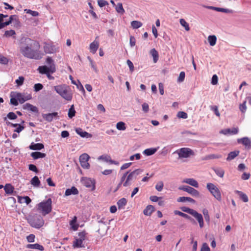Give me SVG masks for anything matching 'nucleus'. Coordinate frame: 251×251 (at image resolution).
Masks as SVG:
<instances>
[{"label":"nucleus","instance_id":"5fc2aeb1","mask_svg":"<svg viewBox=\"0 0 251 251\" xmlns=\"http://www.w3.org/2000/svg\"><path fill=\"white\" fill-rule=\"evenodd\" d=\"M181 209L182 211L189 213L190 214H193V212L195 210L191 209L189 207L183 206L181 207Z\"/></svg>","mask_w":251,"mask_h":251},{"label":"nucleus","instance_id":"393cba45","mask_svg":"<svg viewBox=\"0 0 251 251\" xmlns=\"http://www.w3.org/2000/svg\"><path fill=\"white\" fill-rule=\"evenodd\" d=\"M26 247L28 249H37L41 251H43L44 250V247L42 245H41L38 243H36L34 244H28L26 246Z\"/></svg>","mask_w":251,"mask_h":251},{"label":"nucleus","instance_id":"473e14b6","mask_svg":"<svg viewBox=\"0 0 251 251\" xmlns=\"http://www.w3.org/2000/svg\"><path fill=\"white\" fill-rule=\"evenodd\" d=\"M127 203V200L126 198H122L117 201V205L119 209H123Z\"/></svg>","mask_w":251,"mask_h":251},{"label":"nucleus","instance_id":"6ab92c4d","mask_svg":"<svg viewBox=\"0 0 251 251\" xmlns=\"http://www.w3.org/2000/svg\"><path fill=\"white\" fill-rule=\"evenodd\" d=\"M78 193L79 192L77 188L73 186L71 188L66 189L65 195L66 196H68L71 195H77Z\"/></svg>","mask_w":251,"mask_h":251},{"label":"nucleus","instance_id":"0e129e2a","mask_svg":"<svg viewBox=\"0 0 251 251\" xmlns=\"http://www.w3.org/2000/svg\"><path fill=\"white\" fill-rule=\"evenodd\" d=\"M201 251H210V249L208 245L206 243H204L202 244Z\"/></svg>","mask_w":251,"mask_h":251},{"label":"nucleus","instance_id":"ea45409f","mask_svg":"<svg viewBox=\"0 0 251 251\" xmlns=\"http://www.w3.org/2000/svg\"><path fill=\"white\" fill-rule=\"evenodd\" d=\"M73 246L74 248L84 247L83 241L81 239H76L73 242Z\"/></svg>","mask_w":251,"mask_h":251},{"label":"nucleus","instance_id":"3c124183","mask_svg":"<svg viewBox=\"0 0 251 251\" xmlns=\"http://www.w3.org/2000/svg\"><path fill=\"white\" fill-rule=\"evenodd\" d=\"M239 109L242 113H245L247 110L246 101L245 100L242 104L239 105Z\"/></svg>","mask_w":251,"mask_h":251},{"label":"nucleus","instance_id":"4be33fe9","mask_svg":"<svg viewBox=\"0 0 251 251\" xmlns=\"http://www.w3.org/2000/svg\"><path fill=\"white\" fill-rule=\"evenodd\" d=\"M75 131L81 137H86L89 138L91 137V135L89 133L87 132L86 131H83L81 128H77L75 129Z\"/></svg>","mask_w":251,"mask_h":251},{"label":"nucleus","instance_id":"f8f14e48","mask_svg":"<svg viewBox=\"0 0 251 251\" xmlns=\"http://www.w3.org/2000/svg\"><path fill=\"white\" fill-rule=\"evenodd\" d=\"M44 50L46 53H53L56 49L52 43H44Z\"/></svg>","mask_w":251,"mask_h":251},{"label":"nucleus","instance_id":"9d476101","mask_svg":"<svg viewBox=\"0 0 251 251\" xmlns=\"http://www.w3.org/2000/svg\"><path fill=\"white\" fill-rule=\"evenodd\" d=\"M179 190H183L185 192H187L190 194H191L192 196L195 197H200V193L199 192L189 186H183L179 187Z\"/></svg>","mask_w":251,"mask_h":251},{"label":"nucleus","instance_id":"c03bdc74","mask_svg":"<svg viewBox=\"0 0 251 251\" xmlns=\"http://www.w3.org/2000/svg\"><path fill=\"white\" fill-rule=\"evenodd\" d=\"M115 9L116 11L120 14H124L125 12L122 3H118L116 6Z\"/></svg>","mask_w":251,"mask_h":251},{"label":"nucleus","instance_id":"ddd939ff","mask_svg":"<svg viewBox=\"0 0 251 251\" xmlns=\"http://www.w3.org/2000/svg\"><path fill=\"white\" fill-rule=\"evenodd\" d=\"M237 142L239 144H243L248 149L251 148V140L247 137L238 139Z\"/></svg>","mask_w":251,"mask_h":251},{"label":"nucleus","instance_id":"603ef678","mask_svg":"<svg viewBox=\"0 0 251 251\" xmlns=\"http://www.w3.org/2000/svg\"><path fill=\"white\" fill-rule=\"evenodd\" d=\"M164 186V183L163 181H160L155 185V189L159 192L162 190Z\"/></svg>","mask_w":251,"mask_h":251},{"label":"nucleus","instance_id":"6e6d98bb","mask_svg":"<svg viewBox=\"0 0 251 251\" xmlns=\"http://www.w3.org/2000/svg\"><path fill=\"white\" fill-rule=\"evenodd\" d=\"M177 116L178 118L182 119H186L188 117L187 114L183 111H179L177 114Z\"/></svg>","mask_w":251,"mask_h":251},{"label":"nucleus","instance_id":"37998d69","mask_svg":"<svg viewBox=\"0 0 251 251\" xmlns=\"http://www.w3.org/2000/svg\"><path fill=\"white\" fill-rule=\"evenodd\" d=\"M131 26L134 29H137L140 27H141L143 25L142 23L138 21H133L131 23Z\"/></svg>","mask_w":251,"mask_h":251},{"label":"nucleus","instance_id":"a18cd8bd","mask_svg":"<svg viewBox=\"0 0 251 251\" xmlns=\"http://www.w3.org/2000/svg\"><path fill=\"white\" fill-rule=\"evenodd\" d=\"M16 97L17 98L18 101L20 103H23L26 101V99L25 98V96L21 93H18L16 95Z\"/></svg>","mask_w":251,"mask_h":251},{"label":"nucleus","instance_id":"09e8293b","mask_svg":"<svg viewBox=\"0 0 251 251\" xmlns=\"http://www.w3.org/2000/svg\"><path fill=\"white\" fill-rule=\"evenodd\" d=\"M116 127L120 130H124L126 129L125 123L123 122H118L116 125Z\"/></svg>","mask_w":251,"mask_h":251},{"label":"nucleus","instance_id":"412c9836","mask_svg":"<svg viewBox=\"0 0 251 251\" xmlns=\"http://www.w3.org/2000/svg\"><path fill=\"white\" fill-rule=\"evenodd\" d=\"M44 148V146L42 143H34L32 142L29 146V149L32 150H41Z\"/></svg>","mask_w":251,"mask_h":251},{"label":"nucleus","instance_id":"58836bf2","mask_svg":"<svg viewBox=\"0 0 251 251\" xmlns=\"http://www.w3.org/2000/svg\"><path fill=\"white\" fill-rule=\"evenodd\" d=\"M222 157V155L220 154H211L207 155L204 157L203 160H209L213 159H218Z\"/></svg>","mask_w":251,"mask_h":251},{"label":"nucleus","instance_id":"49530a36","mask_svg":"<svg viewBox=\"0 0 251 251\" xmlns=\"http://www.w3.org/2000/svg\"><path fill=\"white\" fill-rule=\"evenodd\" d=\"M17 118V116L15 113L13 112H10L7 114V117L4 118V121H6L7 120V118H8L10 120H15Z\"/></svg>","mask_w":251,"mask_h":251},{"label":"nucleus","instance_id":"cd10ccee","mask_svg":"<svg viewBox=\"0 0 251 251\" xmlns=\"http://www.w3.org/2000/svg\"><path fill=\"white\" fill-rule=\"evenodd\" d=\"M3 187L6 194L10 195L13 193L14 188L11 184H6Z\"/></svg>","mask_w":251,"mask_h":251},{"label":"nucleus","instance_id":"774afa93","mask_svg":"<svg viewBox=\"0 0 251 251\" xmlns=\"http://www.w3.org/2000/svg\"><path fill=\"white\" fill-rule=\"evenodd\" d=\"M35 237L34 234H31L27 236L26 239L28 242L31 243L34 241Z\"/></svg>","mask_w":251,"mask_h":251},{"label":"nucleus","instance_id":"b1692460","mask_svg":"<svg viewBox=\"0 0 251 251\" xmlns=\"http://www.w3.org/2000/svg\"><path fill=\"white\" fill-rule=\"evenodd\" d=\"M240 153L239 151H233L230 152L228 154V156L226 158V160L229 161L234 159L236 156H237Z\"/></svg>","mask_w":251,"mask_h":251},{"label":"nucleus","instance_id":"5701e85b","mask_svg":"<svg viewBox=\"0 0 251 251\" xmlns=\"http://www.w3.org/2000/svg\"><path fill=\"white\" fill-rule=\"evenodd\" d=\"M206 8L209 9L215 10L217 11L222 12L224 13H232V11L231 10H229L228 9L220 8V7H216L213 6H206Z\"/></svg>","mask_w":251,"mask_h":251},{"label":"nucleus","instance_id":"72a5a7b5","mask_svg":"<svg viewBox=\"0 0 251 251\" xmlns=\"http://www.w3.org/2000/svg\"><path fill=\"white\" fill-rule=\"evenodd\" d=\"M175 214L176 215H179L183 218L189 220L191 222H195L193 218H192L190 216L179 211L176 210L175 211Z\"/></svg>","mask_w":251,"mask_h":251},{"label":"nucleus","instance_id":"4d7b16f0","mask_svg":"<svg viewBox=\"0 0 251 251\" xmlns=\"http://www.w3.org/2000/svg\"><path fill=\"white\" fill-rule=\"evenodd\" d=\"M87 233L85 230L82 231V232H80L78 233V236L79 237V239H81L82 241H84L86 239V235H87Z\"/></svg>","mask_w":251,"mask_h":251},{"label":"nucleus","instance_id":"338daca9","mask_svg":"<svg viewBox=\"0 0 251 251\" xmlns=\"http://www.w3.org/2000/svg\"><path fill=\"white\" fill-rule=\"evenodd\" d=\"M127 64L129 68L130 71L132 73L134 71V65L132 62L129 59L127 60Z\"/></svg>","mask_w":251,"mask_h":251},{"label":"nucleus","instance_id":"13d9d810","mask_svg":"<svg viewBox=\"0 0 251 251\" xmlns=\"http://www.w3.org/2000/svg\"><path fill=\"white\" fill-rule=\"evenodd\" d=\"M43 88V85L41 83H36L34 86V91L38 92L42 90Z\"/></svg>","mask_w":251,"mask_h":251},{"label":"nucleus","instance_id":"69168bd1","mask_svg":"<svg viewBox=\"0 0 251 251\" xmlns=\"http://www.w3.org/2000/svg\"><path fill=\"white\" fill-rule=\"evenodd\" d=\"M211 83L213 85H216L218 83V76L216 75H214L212 76Z\"/></svg>","mask_w":251,"mask_h":251},{"label":"nucleus","instance_id":"f257e3e1","mask_svg":"<svg viewBox=\"0 0 251 251\" xmlns=\"http://www.w3.org/2000/svg\"><path fill=\"white\" fill-rule=\"evenodd\" d=\"M20 52L25 57L29 59L39 60L44 55L39 50L40 44L38 42L23 36L20 40Z\"/></svg>","mask_w":251,"mask_h":251},{"label":"nucleus","instance_id":"864d4df0","mask_svg":"<svg viewBox=\"0 0 251 251\" xmlns=\"http://www.w3.org/2000/svg\"><path fill=\"white\" fill-rule=\"evenodd\" d=\"M185 77V73L184 72H181L177 78L178 82H182L184 81Z\"/></svg>","mask_w":251,"mask_h":251},{"label":"nucleus","instance_id":"a878e982","mask_svg":"<svg viewBox=\"0 0 251 251\" xmlns=\"http://www.w3.org/2000/svg\"><path fill=\"white\" fill-rule=\"evenodd\" d=\"M31 156L34 159H37L40 158L45 157L46 156V154L41 152L35 151L32 152L31 153Z\"/></svg>","mask_w":251,"mask_h":251},{"label":"nucleus","instance_id":"2eb2a0df","mask_svg":"<svg viewBox=\"0 0 251 251\" xmlns=\"http://www.w3.org/2000/svg\"><path fill=\"white\" fill-rule=\"evenodd\" d=\"M23 108L25 110L30 111L31 112L38 113L39 112L38 108L29 103H26L23 105Z\"/></svg>","mask_w":251,"mask_h":251},{"label":"nucleus","instance_id":"a19ab883","mask_svg":"<svg viewBox=\"0 0 251 251\" xmlns=\"http://www.w3.org/2000/svg\"><path fill=\"white\" fill-rule=\"evenodd\" d=\"M15 34V31L14 30L11 29L5 31L3 36L7 38L13 36L14 38H15V37L14 36Z\"/></svg>","mask_w":251,"mask_h":251},{"label":"nucleus","instance_id":"1a4fd4ad","mask_svg":"<svg viewBox=\"0 0 251 251\" xmlns=\"http://www.w3.org/2000/svg\"><path fill=\"white\" fill-rule=\"evenodd\" d=\"M81 183L86 187L90 188L91 190L95 189V181L90 178L82 177L81 179Z\"/></svg>","mask_w":251,"mask_h":251},{"label":"nucleus","instance_id":"423d86ee","mask_svg":"<svg viewBox=\"0 0 251 251\" xmlns=\"http://www.w3.org/2000/svg\"><path fill=\"white\" fill-rule=\"evenodd\" d=\"M143 172L142 170L137 169L129 173L126 176V178L123 183L124 187H127L131 185L132 182L136 178L138 175H140Z\"/></svg>","mask_w":251,"mask_h":251},{"label":"nucleus","instance_id":"f704fd0d","mask_svg":"<svg viewBox=\"0 0 251 251\" xmlns=\"http://www.w3.org/2000/svg\"><path fill=\"white\" fill-rule=\"evenodd\" d=\"M215 174L219 176V177L222 178L223 177L224 174H225V171L224 170L221 168H213V169Z\"/></svg>","mask_w":251,"mask_h":251},{"label":"nucleus","instance_id":"79ce46f5","mask_svg":"<svg viewBox=\"0 0 251 251\" xmlns=\"http://www.w3.org/2000/svg\"><path fill=\"white\" fill-rule=\"evenodd\" d=\"M75 113H76V112L75 109L74 105H72L69 109V111H68V117L70 118H72L73 117H74L75 116Z\"/></svg>","mask_w":251,"mask_h":251},{"label":"nucleus","instance_id":"0eeeda50","mask_svg":"<svg viewBox=\"0 0 251 251\" xmlns=\"http://www.w3.org/2000/svg\"><path fill=\"white\" fill-rule=\"evenodd\" d=\"M206 188L216 200L219 201H221V193L217 187L213 183H208L207 184Z\"/></svg>","mask_w":251,"mask_h":251},{"label":"nucleus","instance_id":"7ed1b4c3","mask_svg":"<svg viewBox=\"0 0 251 251\" xmlns=\"http://www.w3.org/2000/svg\"><path fill=\"white\" fill-rule=\"evenodd\" d=\"M28 223L33 227L40 228L43 226L44 220L43 217L38 214L30 216L27 219Z\"/></svg>","mask_w":251,"mask_h":251},{"label":"nucleus","instance_id":"7c9ffc66","mask_svg":"<svg viewBox=\"0 0 251 251\" xmlns=\"http://www.w3.org/2000/svg\"><path fill=\"white\" fill-rule=\"evenodd\" d=\"M158 148H149L143 151V153L147 156H150L154 154L157 151Z\"/></svg>","mask_w":251,"mask_h":251},{"label":"nucleus","instance_id":"e2e57ef3","mask_svg":"<svg viewBox=\"0 0 251 251\" xmlns=\"http://www.w3.org/2000/svg\"><path fill=\"white\" fill-rule=\"evenodd\" d=\"M142 110L143 111L147 113L149 110V106L147 103H143L142 105Z\"/></svg>","mask_w":251,"mask_h":251},{"label":"nucleus","instance_id":"8fccbe9b","mask_svg":"<svg viewBox=\"0 0 251 251\" xmlns=\"http://www.w3.org/2000/svg\"><path fill=\"white\" fill-rule=\"evenodd\" d=\"M111 159V157L108 155H102L99 157V159H101L106 162H109V163L110 162Z\"/></svg>","mask_w":251,"mask_h":251},{"label":"nucleus","instance_id":"aec40b11","mask_svg":"<svg viewBox=\"0 0 251 251\" xmlns=\"http://www.w3.org/2000/svg\"><path fill=\"white\" fill-rule=\"evenodd\" d=\"M155 208L153 206L151 205H148L143 211V213L146 216H151V214L154 212Z\"/></svg>","mask_w":251,"mask_h":251},{"label":"nucleus","instance_id":"de8ad7c7","mask_svg":"<svg viewBox=\"0 0 251 251\" xmlns=\"http://www.w3.org/2000/svg\"><path fill=\"white\" fill-rule=\"evenodd\" d=\"M180 25L185 28V29L186 31L190 30V27L189 24L185 21V20L183 19H180Z\"/></svg>","mask_w":251,"mask_h":251},{"label":"nucleus","instance_id":"680f3d73","mask_svg":"<svg viewBox=\"0 0 251 251\" xmlns=\"http://www.w3.org/2000/svg\"><path fill=\"white\" fill-rule=\"evenodd\" d=\"M24 77L23 76H19L18 79L16 80V83L19 85H23L24 81Z\"/></svg>","mask_w":251,"mask_h":251},{"label":"nucleus","instance_id":"6e6552de","mask_svg":"<svg viewBox=\"0 0 251 251\" xmlns=\"http://www.w3.org/2000/svg\"><path fill=\"white\" fill-rule=\"evenodd\" d=\"M90 158L89 155L87 153H83L79 156V161L81 167L85 169L90 168V164L88 162Z\"/></svg>","mask_w":251,"mask_h":251},{"label":"nucleus","instance_id":"f03ea898","mask_svg":"<svg viewBox=\"0 0 251 251\" xmlns=\"http://www.w3.org/2000/svg\"><path fill=\"white\" fill-rule=\"evenodd\" d=\"M52 201L50 198H49L46 201H44L39 203L37 206V210L41 213L42 215L46 216L50 213L52 210Z\"/></svg>","mask_w":251,"mask_h":251},{"label":"nucleus","instance_id":"4468645a","mask_svg":"<svg viewBox=\"0 0 251 251\" xmlns=\"http://www.w3.org/2000/svg\"><path fill=\"white\" fill-rule=\"evenodd\" d=\"M191 215L197 219L199 224L200 227L201 228L203 227L204 226V222L202 215L201 214L199 213L196 210H194L193 214Z\"/></svg>","mask_w":251,"mask_h":251},{"label":"nucleus","instance_id":"dca6fc26","mask_svg":"<svg viewBox=\"0 0 251 251\" xmlns=\"http://www.w3.org/2000/svg\"><path fill=\"white\" fill-rule=\"evenodd\" d=\"M238 131L239 129L238 127H233L232 129L226 128L220 131V133H223L225 135H226L228 134L234 135L237 134L238 133Z\"/></svg>","mask_w":251,"mask_h":251},{"label":"nucleus","instance_id":"f3484780","mask_svg":"<svg viewBox=\"0 0 251 251\" xmlns=\"http://www.w3.org/2000/svg\"><path fill=\"white\" fill-rule=\"evenodd\" d=\"M183 183H187L195 188L199 187L198 182L194 178H188L184 179L183 181Z\"/></svg>","mask_w":251,"mask_h":251},{"label":"nucleus","instance_id":"20e7f679","mask_svg":"<svg viewBox=\"0 0 251 251\" xmlns=\"http://www.w3.org/2000/svg\"><path fill=\"white\" fill-rule=\"evenodd\" d=\"M174 153L178 155V159L189 158L195 155L194 151L188 148H180L176 150Z\"/></svg>","mask_w":251,"mask_h":251},{"label":"nucleus","instance_id":"052dcab7","mask_svg":"<svg viewBox=\"0 0 251 251\" xmlns=\"http://www.w3.org/2000/svg\"><path fill=\"white\" fill-rule=\"evenodd\" d=\"M28 169L30 171H33L36 173H38V170L36 166L33 164H30L28 165Z\"/></svg>","mask_w":251,"mask_h":251},{"label":"nucleus","instance_id":"39448f33","mask_svg":"<svg viewBox=\"0 0 251 251\" xmlns=\"http://www.w3.org/2000/svg\"><path fill=\"white\" fill-rule=\"evenodd\" d=\"M55 91L67 100H71L72 95L69 92L65 85H57L54 87Z\"/></svg>","mask_w":251,"mask_h":251},{"label":"nucleus","instance_id":"c9c22d12","mask_svg":"<svg viewBox=\"0 0 251 251\" xmlns=\"http://www.w3.org/2000/svg\"><path fill=\"white\" fill-rule=\"evenodd\" d=\"M236 193L240 196V199L245 202L248 201L249 199L247 195L241 191H236Z\"/></svg>","mask_w":251,"mask_h":251},{"label":"nucleus","instance_id":"bb28decb","mask_svg":"<svg viewBox=\"0 0 251 251\" xmlns=\"http://www.w3.org/2000/svg\"><path fill=\"white\" fill-rule=\"evenodd\" d=\"M150 54L153 57V62L156 63L159 58V55L157 50L155 49H152L150 50Z\"/></svg>","mask_w":251,"mask_h":251},{"label":"nucleus","instance_id":"4c0bfd02","mask_svg":"<svg viewBox=\"0 0 251 251\" xmlns=\"http://www.w3.org/2000/svg\"><path fill=\"white\" fill-rule=\"evenodd\" d=\"M37 70L41 74H49V67L46 66H39Z\"/></svg>","mask_w":251,"mask_h":251},{"label":"nucleus","instance_id":"bf43d9fd","mask_svg":"<svg viewBox=\"0 0 251 251\" xmlns=\"http://www.w3.org/2000/svg\"><path fill=\"white\" fill-rule=\"evenodd\" d=\"M98 3L100 7H102L108 4V2L105 0H98Z\"/></svg>","mask_w":251,"mask_h":251},{"label":"nucleus","instance_id":"9b49d317","mask_svg":"<svg viewBox=\"0 0 251 251\" xmlns=\"http://www.w3.org/2000/svg\"><path fill=\"white\" fill-rule=\"evenodd\" d=\"M42 116L43 118L48 122H51L53 119L59 120L60 118L58 113L56 112L50 113L42 114Z\"/></svg>","mask_w":251,"mask_h":251},{"label":"nucleus","instance_id":"2f4dec72","mask_svg":"<svg viewBox=\"0 0 251 251\" xmlns=\"http://www.w3.org/2000/svg\"><path fill=\"white\" fill-rule=\"evenodd\" d=\"M31 184L35 187H39L40 185V181L37 176H34L30 180Z\"/></svg>","mask_w":251,"mask_h":251},{"label":"nucleus","instance_id":"e433bc0d","mask_svg":"<svg viewBox=\"0 0 251 251\" xmlns=\"http://www.w3.org/2000/svg\"><path fill=\"white\" fill-rule=\"evenodd\" d=\"M208 41L211 46L215 45L217 41V37L215 35H209L208 37Z\"/></svg>","mask_w":251,"mask_h":251},{"label":"nucleus","instance_id":"c85d7f7f","mask_svg":"<svg viewBox=\"0 0 251 251\" xmlns=\"http://www.w3.org/2000/svg\"><path fill=\"white\" fill-rule=\"evenodd\" d=\"M77 217L76 216H74L73 220H71L70 222V225L71 226L72 228L74 230L76 231L77 230L78 228V224H76Z\"/></svg>","mask_w":251,"mask_h":251},{"label":"nucleus","instance_id":"c756f323","mask_svg":"<svg viewBox=\"0 0 251 251\" xmlns=\"http://www.w3.org/2000/svg\"><path fill=\"white\" fill-rule=\"evenodd\" d=\"M186 201L193 203H195L196 202L195 200L190 197H179L177 200V202H185Z\"/></svg>","mask_w":251,"mask_h":251},{"label":"nucleus","instance_id":"a211bd4d","mask_svg":"<svg viewBox=\"0 0 251 251\" xmlns=\"http://www.w3.org/2000/svg\"><path fill=\"white\" fill-rule=\"evenodd\" d=\"M99 47V42L96 40L91 43L90 45V51L93 54L95 53Z\"/></svg>","mask_w":251,"mask_h":251}]
</instances>
